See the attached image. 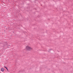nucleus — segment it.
I'll return each mask as SVG.
<instances>
[{"mask_svg":"<svg viewBox=\"0 0 73 73\" xmlns=\"http://www.w3.org/2000/svg\"><path fill=\"white\" fill-rule=\"evenodd\" d=\"M26 49L27 50H30L32 49V48L29 46H26Z\"/></svg>","mask_w":73,"mask_h":73,"instance_id":"1","label":"nucleus"},{"mask_svg":"<svg viewBox=\"0 0 73 73\" xmlns=\"http://www.w3.org/2000/svg\"><path fill=\"white\" fill-rule=\"evenodd\" d=\"M1 71H2V72H4V68H2L1 69Z\"/></svg>","mask_w":73,"mask_h":73,"instance_id":"2","label":"nucleus"},{"mask_svg":"<svg viewBox=\"0 0 73 73\" xmlns=\"http://www.w3.org/2000/svg\"><path fill=\"white\" fill-rule=\"evenodd\" d=\"M4 67L5 68H6V69H7V67H6L4 66Z\"/></svg>","mask_w":73,"mask_h":73,"instance_id":"3","label":"nucleus"},{"mask_svg":"<svg viewBox=\"0 0 73 73\" xmlns=\"http://www.w3.org/2000/svg\"><path fill=\"white\" fill-rule=\"evenodd\" d=\"M6 69H7V70L8 71V68H6Z\"/></svg>","mask_w":73,"mask_h":73,"instance_id":"4","label":"nucleus"}]
</instances>
